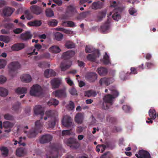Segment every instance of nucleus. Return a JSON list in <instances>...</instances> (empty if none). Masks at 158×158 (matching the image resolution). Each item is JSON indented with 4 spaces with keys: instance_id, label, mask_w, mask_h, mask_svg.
Masks as SVG:
<instances>
[{
    "instance_id": "57",
    "label": "nucleus",
    "mask_w": 158,
    "mask_h": 158,
    "mask_svg": "<svg viewBox=\"0 0 158 158\" xmlns=\"http://www.w3.org/2000/svg\"><path fill=\"white\" fill-rule=\"evenodd\" d=\"M69 91L70 93L73 95H77V91L74 88H71L69 90Z\"/></svg>"
},
{
    "instance_id": "38",
    "label": "nucleus",
    "mask_w": 158,
    "mask_h": 158,
    "mask_svg": "<svg viewBox=\"0 0 158 158\" xmlns=\"http://www.w3.org/2000/svg\"><path fill=\"white\" fill-rule=\"evenodd\" d=\"M0 150L2 152V155L4 156H7L8 154V150L6 147H2L1 148Z\"/></svg>"
},
{
    "instance_id": "44",
    "label": "nucleus",
    "mask_w": 158,
    "mask_h": 158,
    "mask_svg": "<svg viewBox=\"0 0 158 158\" xmlns=\"http://www.w3.org/2000/svg\"><path fill=\"white\" fill-rule=\"evenodd\" d=\"M121 16L120 14L118 12H116L114 14L112 15V18L113 19L116 21H118L121 19Z\"/></svg>"
},
{
    "instance_id": "8",
    "label": "nucleus",
    "mask_w": 158,
    "mask_h": 158,
    "mask_svg": "<svg viewBox=\"0 0 158 158\" xmlns=\"http://www.w3.org/2000/svg\"><path fill=\"white\" fill-rule=\"evenodd\" d=\"M72 119L68 115L64 116L61 121L62 125L64 127H70L72 124Z\"/></svg>"
},
{
    "instance_id": "42",
    "label": "nucleus",
    "mask_w": 158,
    "mask_h": 158,
    "mask_svg": "<svg viewBox=\"0 0 158 158\" xmlns=\"http://www.w3.org/2000/svg\"><path fill=\"white\" fill-rule=\"evenodd\" d=\"M20 105L21 103L20 102H17L13 106L12 110L15 112H18L20 108Z\"/></svg>"
},
{
    "instance_id": "49",
    "label": "nucleus",
    "mask_w": 158,
    "mask_h": 158,
    "mask_svg": "<svg viewBox=\"0 0 158 158\" xmlns=\"http://www.w3.org/2000/svg\"><path fill=\"white\" fill-rule=\"evenodd\" d=\"M74 107V103L71 101L69 102V104L66 107L69 110H72L73 109Z\"/></svg>"
},
{
    "instance_id": "64",
    "label": "nucleus",
    "mask_w": 158,
    "mask_h": 158,
    "mask_svg": "<svg viewBox=\"0 0 158 158\" xmlns=\"http://www.w3.org/2000/svg\"><path fill=\"white\" fill-rule=\"evenodd\" d=\"M6 78L3 76H0V83L2 84L6 82Z\"/></svg>"
},
{
    "instance_id": "62",
    "label": "nucleus",
    "mask_w": 158,
    "mask_h": 158,
    "mask_svg": "<svg viewBox=\"0 0 158 158\" xmlns=\"http://www.w3.org/2000/svg\"><path fill=\"white\" fill-rule=\"evenodd\" d=\"M107 121H108L112 123H114L116 121V118L113 117H111L108 120V117H107L106 118Z\"/></svg>"
},
{
    "instance_id": "9",
    "label": "nucleus",
    "mask_w": 158,
    "mask_h": 158,
    "mask_svg": "<svg viewBox=\"0 0 158 158\" xmlns=\"http://www.w3.org/2000/svg\"><path fill=\"white\" fill-rule=\"evenodd\" d=\"M135 156L137 158H151V156L149 152L143 150L139 151L138 154Z\"/></svg>"
},
{
    "instance_id": "11",
    "label": "nucleus",
    "mask_w": 158,
    "mask_h": 158,
    "mask_svg": "<svg viewBox=\"0 0 158 158\" xmlns=\"http://www.w3.org/2000/svg\"><path fill=\"white\" fill-rule=\"evenodd\" d=\"M52 139V136L50 135L45 134L41 136L40 139V142L41 143L44 144L50 142Z\"/></svg>"
},
{
    "instance_id": "2",
    "label": "nucleus",
    "mask_w": 158,
    "mask_h": 158,
    "mask_svg": "<svg viewBox=\"0 0 158 158\" xmlns=\"http://www.w3.org/2000/svg\"><path fill=\"white\" fill-rule=\"evenodd\" d=\"M35 125V127L32 128L28 132L24 131V133L27 134L28 138H35L39 132H41L43 124L40 122V120L36 121Z\"/></svg>"
},
{
    "instance_id": "40",
    "label": "nucleus",
    "mask_w": 158,
    "mask_h": 158,
    "mask_svg": "<svg viewBox=\"0 0 158 158\" xmlns=\"http://www.w3.org/2000/svg\"><path fill=\"white\" fill-rule=\"evenodd\" d=\"M110 105V104L108 102H107L104 101L103 100V102L102 105V108L103 110H107L109 109Z\"/></svg>"
},
{
    "instance_id": "30",
    "label": "nucleus",
    "mask_w": 158,
    "mask_h": 158,
    "mask_svg": "<svg viewBox=\"0 0 158 158\" xmlns=\"http://www.w3.org/2000/svg\"><path fill=\"white\" fill-rule=\"evenodd\" d=\"M27 24L30 26L38 27L40 26L42 24V23L40 20H35L33 21L29 22Z\"/></svg>"
},
{
    "instance_id": "1",
    "label": "nucleus",
    "mask_w": 158,
    "mask_h": 158,
    "mask_svg": "<svg viewBox=\"0 0 158 158\" xmlns=\"http://www.w3.org/2000/svg\"><path fill=\"white\" fill-rule=\"evenodd\" d=\"M75 54V52L71 50L64 52L63 54L62 57L64 60L60 64V67L62 71H65L71 66L72 61L69 59L73 56Z\"/></svg>"
},
{
    "instance_id": "32",
    "label": "nucleus",
    "mask_w": 158,
    "mask_h": 158,
    "mask_svg": "<svg viewBox=\"0 0 158 158\" xmlns=\"http://www.w3.org/2000/svg\"><path fill=\"white\" fill-rule=\"evenodd\" d=\"M14 124L8 121L4 122L3 123V126L6 128L10 129L14 126Z\"/></svg>"
},
{
    "instance_id": "52",
    "label": "nucleus",
    "mask_w": 158,
    "mask_h": 158,
    "mask_svg": "<svg viewBox=\"0 0 158 158\" xmlns=\"http://www.w3.org/2000/svg\"><path fill=\"white\" fill-rule=\"evenodd\" d=\"M94 51L92 47L89 45H87L85 49V52L86 53H91Z\"/></svg>"
},
{
    "instance_id": "59",
    "label": "nucleus",
    "mask_w": 158,
    "mask_h": 158,
    "mask_svg": "<svg viewBox=\"0 0 158 158\" xmlns=\"http://www.w3.org/2000/svg\"><path fill=\"white\" fill-rule=\"evenodd\" d=\"M128 73H124V75L123 74L121 73L120 75V77L121 80H125L128 78Z\"/></svg>"
},
{
    "instance_id": "34",
    "label": "nucleus",
    "mask_w": 158,
    "mask_h": 158,
    "mask_svg": "<svg viewBox=\"0 0 158 158\" xmlns=\"http://www.w3.org/2000/svg\"><path fill=\"white\" fill-rule=\"evenodd\" d=\"M8 94V90L5 89L0 87V96L5 97Z\"/></svg>"
},
{
    "instance_id": "16",
    "label": "nucleus",
    "mask_w": 158,
    "mask_h": 158,
    "mask_svg": "<svg viewBox=\"0 0 158 158\" xmlns=\"http://www.w3.org/2000/svg\"><path fill=\"white\" fill-rule=\"evenodd\" d=\"M53 93L55 97L58 98H64L66 96L65 90L63 89L56 90Z\"/></svg>"
},
{
    "instance_id": "27",
    "label": "nucleus",
    "mask_w": 158,
    "mask_h": 158,
    "mask_svg": "<svg viewBox=\"0 0 158 158\" xmlns=\"http://www.w3.org/2000/svg\"><path fill=\"white\" fill-rule=\"evenodd\" d=\"M25 154L24 148H20L17 149L16 154L17 156L19 157L23 156Z\"/></svg>"
},
{
    "instance_id": "56",
    "label": "nucleus",
    "mask_w": 158,
    "mask_h": 158,
    "mask_svg": "<svg viewBox=\"0 0 158 158\" xmlns=\"http://www.w3.org/2000/svg\"><path fill=\"white\" fill-rule=\"evenodd\" d=\"M110 90L112 91L111 93L113 94V96L115 97V98L118 95L119 93L115 89H110Z\"/></svg>"
},
{
    "instance_id": "3",
    "label": "nucleus",
    "mask_w": 158,
    "mask_h": 158,
    "mask_svg": "<svg viewBox=\"0 0 158 158\" xmlns=\"http://www.w3.org/2000/svg\"><path fill=\"white\" fill-rule=\"evenodd\" d=\"M46 116L44 118L45 120H46L48 118L50 117L51 120L49 121L48 126L49 128H53L54 127L56 122L58 120L56 117L57 112L55 110H49L47 111L45 113Z\"/></svg>"
},
{
    "instance_id": "63",
    "label": "nucleus",
    "mask_w": 158,
    "mask_h": 158,
    "mask_svg": "<svg viewBox=\"0 0 158 158\" xmlns=\"http://www.w3.org/2000/svg\"><path fill=\"white\" fill-rule=\"evenodd\" d=\"M145 64L148 69H150L155 66L153 63L151 62H146Z\"/></svg>"
},
{
    "instance_id": "12",
    "label": "nucleus",
    "mask_w": 158,
    "mask_h": 158,
    "mask_svg": "<svg viewBox=\"0 0 158 158\" xmlns=\"http://www.w3.org/2000/svg\"><path fill=\"white\" fill-rule=\"evenodd\" d=\"M78 15L77 10H67L66 13L61 16L63 19H67L69 17L76 16Z\"/></svg>"
},
{
    "instance_id": "50",
    "label": "nucleus",
    "mask_w": 158,
    "mask_h": 158,
    "mask_svg": "<svg viewBox=\"0 0 158 158\" xmlns=\"http://www.w3.org/2000/svg\"><path fill=\"white\" fill-rule=\"evenodd\" d=\"M6 64V61L4 59H0V69L4 68Z\"/></svg>"
},
{
    "instance_id": "17",
    "label": "nucleus",
    "mask_w": 158,
    "mask_h": 158,
    "mask_svg": "<svg viewBox=\"0 0 158 158\" xmlns=\"http://www.w3.org/2000/svg\"><path fill=\"white\" fill-rule=\"evenodd\" d=\"M25 47V44L23 43H18L14 44L11 47L12 50L18 51L21 50Z\"/></svg>"
},
{
    "instance_id": "29",
    "label": "nucleus",
    "mask_w": 158,
    "mask_h": 158,
    "mask_svg": "<svg viewBox=\"0 0 158 158\" xmlns=\"http://www.w3.org/2000/svg\"><path fill=\"white\" fill-rule=\"evenodd\" d=\"M103 5V2L100 1L94 2L92 5V8L93 9H101Z\"/></svg>"
},
{
    "instance_id": "33",
    "label": "nucleus",
    "mask_w": 158,
    "mask_h": 158,
    "mask_svg": "<svg viewBox=\"0 0 158 158\" xmlns=\"http://www.w3.org/2000/svg\"><path fill=\"white\" fill-rule=\"evenodd\" d=\"M106 10H102L100 12L97 16L98 20L99 21H101L103 18L105 17L106 14Z\"/></svg>"
},
{
    "instance_id": "19",
    "label": "nucleus",
    "mask_w": 158,
    "mask_h": 158,
    "mask_svg": "<svg viewBox=\"0 0 158 158\" xmlns=\"http://www.w3.org/2000/svg\"><path fill=\"white\" fill-rule=\"evenodd\" d=\"M83 119V114L81 113H78L75 116V121L78 124H81L82 123Z\"/></svg>"
},
{
    "instance_id": "35",
    "label": "nucleus",
    "mask_w": 158,
    "mask_h": 158,
    "mask_svg": "<svg viewBox=\"0 0 158 158\" xmlns=\"http://www.w3.org/2000/svg\"><path fill=\"white\" fill-rule=\"evenodd\" d=\"M0 40L8 43L10 41V38L9 36L1 35H0Z\"/></svg>"
},
{
    "instance_id": "41",
    "label": "nucleus",
    "mask_w": 158,
    "mask_h": 158,
    "mask_svg": "<svg viewBox=\"0 0 158 158\" xmlns=\"http://www.w3.org/2000/svg\"><path fill=\"white\" fill-rule=\"evenodd\" d=\"M87 58L88 60L94 62L96 59L95 55L94 54H88L87 56Z\"/></svg>"
},
{
    "instance_id": "20",
    "label": "nucleus",
    "mask_w": 158,
    "mask_h": 158,
    "mask_svg": "<svg viewBox=\"0 0 158 158\" xmlns=\"http://www.w3.org/2000/svg\"><path fill=\"white\" fill-rule=\"evenodd\" d=\"M114 98H115V97H113V95L110 94H106L103 98L104 101L107 102L111 105L113 104V101Z\"/></svg>"
},
{
    "instance_id": "51",
    "label": "nucleus",
    "mask_w": 158,
    "mask_h": 158,
    "mask_svg": "<svg viewBox=\"0 0 158 158\" xmlns=\"http://www.w3.org/2000/svg\"><path fill=\"white\" fill-rule=\"evenodd\" d=\"M3 13L5 16H9L13 13L14 10H3Z\"/></svg>"
},
{
    "instance_id": "26",
    "label": "nucleus",
    "mask_w": 158,
    "mask_h": 158,
    "mask_svg": "<svg viewBox=\"0 0 158 158\" xmlns=\"http://www.w3.org/2000/svg\"><path fill=\"white\" fill-rule=\"evenodd\" d=\"M49 51L53 53H57L60 52L61 50L60 48L57 46H52L49 48Z\"/></svg>"
},
{
    "instance_id": "10",
    "label": "nucleus",
    "mask_w": 158,
    "mask_h": 158,
    "mask_svg": "<svg viewBox=\"0 0 158 158\" xmlns=\"http://www.w3.org/2000/svg\"><path fill=\"white\" fill-rule=\"evenodd\" d=\"M114 81V79L113 78H107L104 77L102 78L99 81V83L101 86L103 85H108L110 84Z\"/></svg>"
},
{
    "instance_id": "37",
    "label": "nucleus",
    "mask_w": 158,
    "mask_h": 158,
    "mask_svg": "<svg viewBox=\"0 0 158 158\" xmlns=\"http://www.w3.org/2000/svg\"><path fill=\"white\" fill-rule=\"evenodd\" d=\"M97 95L95 91L92 90H88L85 92V96L88 97H90L91 96H95Z\"/></svg>"
},
{
    "instance_id": "5",
    "label": "nucleus",
    "mask_w": 158,
    "mask_h": 158,
    "mask_svg": "<svg viewBox=\"0 0 158 158\" xmlns=\"http://www.w3.org/2000/svg\"><path fill=\"white\" fill-rule=\"evenodd\" d=\"M86 80L90 83L94 82L98 78V75L94 72H90L86 73Z\"/></svg>"
},
{
    "instance_id": "15",
    "label": "nucleus",
    "mask_w": 158,
    "mask_h": 158,
    "mask_svg": "<svg viewBox=\"0 0 158 158\" xmlns=\"http://www.w3.org/2000/svg\"><path fill=\"white\" fill-rule=\"evenodd\" d=\"M149 115L151 118H148V119L149 121H146L147 123H152L153 121L151 120L152 119H154L156 117V111L154 109H150L149 111Z\"/></svg>"
},
{
    "instance_id": "23",
    "label": "nucleus",
    "mask_w": 158,
    "mask_h": 158,
    "mask_svg": "<svg viewBox=\"0 0 158 158\" xmlns=\"http://www.w3.org/2000/svg\"><path fill=\"white\" fill-rule=\"evenodd\" d=\"M108 19L105 24L101 27V30L103 32H104L108 30L110 27V21L109 19V16H108Z\"/></svg>"
},
{
    "instance_id": "13",
    "label": "nucleus",
    "mask_w": 158,
    "mask_h": 158,
    "mask_svg": "<svg viewBox=\"0 0 158 158\" xmlns=\"http://www.w3.org/2000/svg\"><path fill=\"white\" fill-rule=\"evenodd\" d=\"M34 111L35 114L40 115L41 116L40 119H43L44 113V110L41 106L40 105L36 106L34 108Z\"/></svg>"
},
{
    "instance_id": "4",
    "label": "nucleus",
    "mask_w": 158,
    "mask_h": 158,
    "mask_svg": "<svg viewBox=\"0 0 158 158\" xmlns=\"http://www.w3.org/2000/svg\"><path fill=\"white\" fill-rule=\"evenodd\" d=\"M30 93L31 96H39L42 93V89L38 85H34L31 87Z\"/></svg>"
},
{
    "instance_id": "36",
    "label": "nucleus",
    "mask_w": 158,
    "mask_h": 158,
    "mask_svg": "<svg viewBox=\"0 0 158 158\" xmlns=\"http://www.w3.org/2000/svg\"><path fill=\"white\" fill-rule=\"evenodd\" d=\"M58 103L59 101L54 98L51 99L48 102V104L49 106L51 105L56 106L58 105Z\"/></svg>"
},
{
    "instance_id": "48",
    "label": "nucleus",
    "mask_w": 158,
    "mask_h": 158,
    "mask_svg": "<svg viewBox=\"0 0 158 158\" xmlns=\"http://www.w3.org/2000/svg\"><path fill=\"white\" fill-rule=\"evenodd\" d=\"M122 109L126 113H129L131 110V107L128 105H123Z\"/></svg>"
},
{
    "instance_id": "61",
    "label": "nucleus",
    "mask_w": 158,
    "mask_h": 158,
    "mask_svg": "<svg viewBox=\"0 0 158 158\" xmlns=\"http://www.w3.org/2000/svg\"><path fill=\"white\" fill-rule=\"evenodd\" d=\"M66 22L67 23V24L68 25V27H73L75 26L74 23L72 21H68L67 22H64V23H66Z\"/></svg>"
},
{
    "instance_id": "22",
    "label": "nucleus",
    "mask_w": 158,
    "mask_h": 158,
    "mask_svg": "<svg viewBox=\"0 0 158 158\" xmlns=\"http://www.w3.org/2000/svg\"><path fill=\"white\" fill-rule=\"evenodd\" d=\"M61 81L58 78H54L51 81V84L53 88H58L60 84Z\"/></svg>"
},
{
    "instance_id": "24",
    "label": "nucleus",
    "mask_w": 158,
    "mask_h": 158,
    "mask_svg": "<svg viewBox=\"0 0 158 158\" xmlns=\"http://www.w3.org/2000/svg\"><path fill=\"white\" fill-rule=\"evenodd\" d=\"M90 12L89 11L82 12L79 14L78 12V15L76 16H75L77 17V19L78 20L81 19L85 18L89 14Z\"/></svg>"
},
{
    "instance_id": "60",
    "label": "nucleus",
    "mask_w": 158,
    "mask_h": 158,
    "mask_svg": "<svg viewBox=\"0 0 158 158\" xmlns=\"http://www.w3.org/2000/svg\"><path fill=\"white\" fill-rule=\"evenodd\" d=\"M131 72L129 73V75L131 74H136L137 73L136 69L134 67H132L131 68Z\"/></svg>"
},
{
    "instance_id": "58",
    "label": "nucleus",
    "mask_w": 158,
    "mask_h": 158,
    "mask_svg": "<svg viewBox=\"0 0 158 158\" xmlns=\"http://www.w3.org/2000/svg\"><path fill=\"white\" fill-rule=\"evenodd\" d=\"M45 13L47 17H51L54 15L53 10H45Z\"/></svg>"
},
{
    "instance_id": "18",
    "label": "nucleus",
    "mask_w": 158,
    "mask_h": 158,
    "mask_svg": "<svg viewBox=\"0 0 158 158\" xmlns=\"http://www.w3.org/2000/svg\"><path fill=\"white\" fill-rule=\"evenodd\" d=\"M32 35L31 34L30 32L27 31L23 33L20 36V38L23 40L27 41L31 38Z\"/></svg>"
},
{
    "instance_id": "45",
    "label": "nucleus",
    "mask_w": 158,
    "mask_h": 158,
    "mask_svg": "<svg viewBox=\"0 0 158 158\" xmlns=\"http://www.w3.org/2000/svg\"><path fill=\"white\" fill-rule=\"evenodd\" d=\"M4 118L6 120L10 121H13L14 119V117L9 114H5L4 115Z\"/></svg>"
},
{
    "instance_id": "31",
    "label": "nucleus",
    "mask_w": 158,
    "mask_h": 158,
    "mask_svg": "<svg viewBox=\"0 0 158 158\" xmlns=\"http://www.w3.org/2000/svg\"><path fill=\"white\" fill-rule=\"evenodd\" d=\"M27 89L25 87H18L15 89V92L18 94H21L27 93Z\"/></svg>"
},
{
    "instance_id": "21",
    "label": "nucleus",
    "mask_w": 158,
    "mask_h": 158,
    "mask_svg": "<svg viewBox=\"0 0 158 158\" xmlns=\"http://www.w3.org/2000/svg\"><path fill=\"white\" fill-rule=\"evenodd\" d=\"M97 71L98 74L100 76H104L106 75L108 73L107 69L104 67H101L97 69Z\"/></svg>"
},
{
    "instance_id": "54",
    "label": "nucleus",
    "mask_w": 158,
    "mask_h": 158,
    "mask_svg": "<svg viewBox=\"0 0 158 158\" xmlns=\"http://www.w3.org/2000/svg\"><path fill=\"white\" fill-rule=\"evenodd\" d=\"M79 8L78 6H76L74 4H72L68 6V10H76Z\"/></svg>"
},
{
    "instance_id": "39",
    "label": "nucleus",
    "mask_w": 158,
    "mask_h": 158,
    "mask_svg": "<svg viewBox=\"0 0 158 158\" xmlns=\"http://www.w3.org/2000/svg\"><path fill=\"white\" fill-rule=\"evenodd\" d=\"M55 39L57 41L61 40L63 38V35L59 32L56 33L54 35Z\"/></svg>"
},
{
    "instance_id": "47",
    "label": "nucleus",
    "mask_w": 158,
    "mask_h": 158,
    "mask_svg": "<svg viewBox=\"0 0 158 158\" xmlns=\"http://www.w3.org/2000/svg\"><path fill=\"white\" fill-rule=\"evenodd\" d=\"M65 46L68 48H72L75 47L74 44L72 42L67 41L65 44Z\"/></svg>"
},
{
    "instance_id": "28",
    "label": "nucleus",
    "mask_w": 158,
    "mask_h": 158,
    "mask_svg": "<svg viewBox=\"0 0 158 158\" xmlns=\"http://www.w3.org/2000/svg\"><path fill=\"white\" fill-rule=\"evenodd\" d=\"M26 18L30 20L33 18L34 14L33 11L31 10H25L24 12Z\"/></svg>"
},
{
    "instance_id": "25",
    "label": "nucleus",
    "mask_w": 158,
    "mask_h": 158,
    "mask_svg": "<svg viewBox=\"0 0 158 158\" xmlns=\"http://www.w3.org/2000/svg\"><path fill=\"white\" fill-rule=\"evenodd\" d=\"M21 81L25 82H29L31 80V78L30 75L28 74H23L21 77Z\"/></svg>"
},
{
    "instance_id": "46",
    "label": "nucleus",
    "mask_w": 158,
    "mask_h": 158,
    "mask_svg": "<svg viewBox=\"0 0 158 158\" xmlns=\"http://www.w3.org/2000/svg\"><path fill=\"white\" fill-rule=\"evenodd\" d=\"M58 22L55 19H52L49 21L48 23V25L51 26H56L57 25Z\"/></svg>"
},
{
    "instance_id": "6",
    "label": "nucleus",
    "mask_w": 158,
    "mask_h": 158,
    "mask_svg": "<svg viewBox=\"0 0 158 158\" xmlns=\"http://www.w3.org/2000/svg\"><path fill=\"white\" fill-rule=\"evenodd\" d=\"M66 144L68 146L75 149L77 148L80 145L77 139L73 138L68 139L66 141Z\"/></svg>"
},
{
    "instance_id": "7",
    "label": "nucleus",
    "mask_w": 158,
    "mask_h": 158,
    "mask_svg": "<svg viewBox=\"0 0 158 158\" xmlns=\"http://www.w3.org/2000/svg\"><path fill=\"white\" fill-rule=\"evenodd\" d=\"M59 148L56 147L55 145L52 146L51 153L50 155H47L48 158H57L58 157Z\"/></svg>"
},
{
    "instance_id": "43",
    "label": "nucleus",
    "mask_w": 158,
    "mask_h": 158,
    "mask_svg": "<svg viewBox=\"0 0 158 158\" xmlns=\"http://www.w3.org/2000/svg\"><path fill=\"white\" fill-rule=\"evenodd\" d=\"M103 63L106 64H108L110 63L109 57L106 53L103 57Z\"/></svg>"
},
{
    "instance_id": "14",
    "label": "nucleus",
    "mask_w": 158,
    "mask_h": 158,
    "mask_svg": "<svg viewBox=\"0 0 158 158\" xmlns=\"http://www.w3.org/2000/svg\"><path fill=\"white\" fill-rule=\"evenodd\" d=\"M8 67L10 72H14L20 68V64L18 62H12L9 64Z\"/></svg>"
},
{
    "instance_id": "53",
    "label": "nucleus",
    "mask_w": 158,
    "mask_h": 158,
    "mask_svg": "<svg viewBox=\"0 0 158 158\" xmlns=\"http://www.w3.org/2000/svg\"><path fill=\"white\" fill-rule=\"evenodd\" d=\"M71 130H64L62 131V135L63 136L66 135H70L71 134Z\"/></svg>"
},
{
    "instance_id": "55",
    "label": "nucleus",
    "mask_w": 158,
    "mask_h": 158,
    "mask_svg": "<svg viewBox=\"0 0 158 158\" xmlns=\"http://www.w3.org/2000/svg\"><path fill=\"white\" fill-rule=\"evenodd\" d=\"M110 90L112 91L111 93L113 94V96L115 97V98L118 95L119 93L115 89H110Z\"/></svg>"
}]
</instances>
